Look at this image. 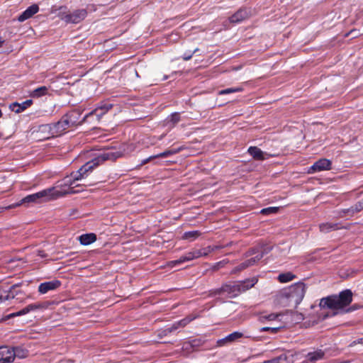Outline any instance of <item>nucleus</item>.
<instances>
[{"instance_id": "nucleus-1", "label": "nucleus", "mask_w": 363, "mask_h": 363, "mask_svg": "<svg viewBox=\"0 0 363 363\" xmlns=\"http://www.w3.org/2000/svg\"><path fill=\"white\" fill-rule=\"evenodd\" d=\"M122 155L121 152L112 148L99 152L96 154L92 160L82 166L77 171L73 172L69 177H65L57 187H60V190L64 192L69 190L74 191V192L72 193H66V195L82 192L84 190V186H86L87 184H75L77 181L82 180L86 177L87 172L92 171L104 162L116 161L118 158L122 157Z\"/></svg>"}, {"instance_id": "nucleus-2", "label": "nucleus", "mask_w": 363, "mask_h": 363, "mask_svg": "<svg viewBox=\"0 0 363 363\" xmlns=\"http://www.w3.org/2000/svg\"><path fill=\"white\" fill-rule=\"evenodd\" d=\"M258 281L257 277L246 279L242 281H228L223 284L220 287L213 289L207 292L208 297L225 296L233 298L252 288Z\"/></svg>"}, {"instance_id": "nucleus-3", "label": "nucleus", "mask_w": 363, "mask_h": 363, "mask_svg": "<svg viewBox=\"0 0 363 363\" xmlns=\"http://www.w3.org/2000/svg\"><path fill=\"white\" fill-rule=\"evenodd\" d=\"M353 293L350 289H345L338 294H333L320 300L319 306L322 308L342 310L352 301Z\"/></svg>"}, {"instance_id": "nucleus-4", "label": "nucleus", "mask_w": 363, "mask_h": 363, "mask_svg": "<svg viewBox=\"0 0 363 363\" xmlns=\"http://www.w3.org/2000/svg\"><path fill=\"white\" fill-rule=\"evenodd\" d=\"M74 191L69 190L64 192L60 189H56L55 187L48 188L37 193L30 194L22 199L19 202L13 204L11 207H16L21 205H27L30 203H38L44 201H48L53 199L66 195V193H72Z\"/></svg>"}, {"instance_id": "nucleus-5", "label": "nucleus", "mask_w": 363, "mask_h": 363, "mask_svg": "<svg viewBox=\"0 0 363 363\" xmlns=\"http://www.w3.org/2000/svg\"><path fill=\"white\" fill-rule=\"evenodd\" d=\"M306 284L303 282L296 283L282 291L279 301L284 306L296 307L303 300L306 293Z\"/></svg>"}, {"instance_id": "nucleus-6", "label": "nucleus", "mask_w": 363, "mask_h": 363, "mask_svg": "<svg viewBox=\"0 0 363 363\" xmlns=\"http://www.w3.org/2000/svg\"><path fill=\"white\" fill-rule=\"evenodd\" d=\"M70 128L71 126L69 125L65 115H63L60 120L56 123L45 124L40 126L42 130H48L52 137L61 135L66 130Z\"/></svg>"}, {"instance_id": "nucleus-7", "label": "nucleus", "mask_w": 363, "mask_h": 363, "mask_svg": "<svg viewBox=\"0 0 363 363\" xmlns=\"http://www.w3.org/2000/svg\"><path fill=\"white\" fill-rule=\"evenodd\" d=\"M112 107L113 104H111L101 102L94 110L86 114L83 118V121H86L87 118L94 114H95L97 116V119L99 120L101 117H102L108 111L111 109Z\"/></svg>"}, {"instance_id": "nucleus-8", "label": "nucleus", "mask_w": 363, "mask_h": 363, "mask_svg": "<svg viewBox=\"0 0 363 363\" xmlns=\"http://www.w3.org/2000/svg\"><path fill=\"white\" fill-rule=\"evenodd\" d=\"M332 162L330 160L322 158L316 161L308 170V173L313 174L324 170L331 169Z\"/></svg>"}, {"instance_id": "nucleus-9", "label": "nucleus", "mask_w": 363, "mask_h": 363, "mask_svg": "<svg viewBox=\"0 0 363 363\" xmlns=\"http://www.w3.org/2000/svg\"><path fill=\"white\" fill-rule=\"evenodd\" d=\"M82 111L79 109H73L65 114L71 128L79 125L84 123L83 118L80 120Z\"/></svg>"}, {"instance_id": "nucleus-10", "label": "nucleus", "mask_w": 363, "mask_h": 363, "mask_svg": "<svg viewBox=\"0 0 363 363\" xmlns=\"http://www.w3.org/2000/svg\"><path fill=\"white\" fill-rule=\"evenodd\" d=\"M251 15V11L247 8H241L230 18L229 21L233 23H239L247 19Z\"/></svg>"}, {"instance_id": "nucleus-11", "label": "nucleus", "mask_w": 363, "mask_h": 363, "mask_svg": "<svg viewBox=\"0 0 363 363\" xmlns=\"http://www.w3.org/2000/svg\"><path fill=\"white\" fill-rule=\"evenodd\" d=\"M87 12L85 9H79L74 11L72 13L65 16L64 20L67 23H78L85 18Z\"/></svg>"}, {"instance_id": "nucleus-12", "label": "nucleus", "mask_w": 363, "mask_h": 363, "mask_svg": "<svg viewBox=\"0 0 363 363\" xmlns=\"http://www.w3.org/2000/svg\"><path fill=\"white\" fill-rule=\"evenodd\" d=\"M61 286V281L59 280H52L41 283L38 286V291L45 294L49 291L55 290Z\"/></svg>"}, {"instance_id": "nucleus-13", "label": "nucleus", "mask_w": 363, "mask_h": 363, "mask_svg": "<svg viewBox=\"0 0 363 363\" xmlns=\"http://www.w3.org/2000/svg\"><path fill=\"white\" fill-rule=\"evenodd\" d=\"M39 11V6L37 4H33L28 7L23 13H21L17 20L19 22H23L26 20L31 18L33 15L38 13Z\"/></svg>"}, {"instance_id": "nucleus-14", "label": "nucleus", "mask_w": 363, "mask_h": 363, "mask_svg": "<svg viewBox=\"0 0 363 363\" xmlns=\"http://www.w3.org/2000/svg\"><path fill=\"white\" fill-rule=\"evenodd\" d=\"M13 350L9 347H0V363H10L13 361Z\"/></svg>"}, {"instance_id": "nucleus-15", "label": "nucleus", "mask_w": 363, "mask_h": 363, "mask_svg": "<svg viewBox=\"0 0 363 363\" xmlns=\"http://www.w3.org/2000/svg\"><path fill=\"white\" fill-rule=\"evenodd\" d=\"M201 257V252L200 250H195L194 251L186 253L185 255L180 257L179 259L173 261L174 264H179L187 261L192 260L195 258Z\"/></svg>"}, {"instance_id": "nucleus-16", "label": "nucleus", "mask_w": 363, "mask_h": 363, "mask_svg": "<svg viewBox=\"0 0 363 363\" xmlns=\"http://www.w3.org/2000/svg\"><path fill=\"white\" fill-rule=\"evenodd\" d=\"M33 104V101L31 99H28L25 101H23L21 104H18L17 102H14L10 105V108L12 111L19 113L24 110H26L27 108Z\"/></svg>"}, {"instance_id": "nucleus-17", "label": "nucleus", "mask_w": 363, "mask_h": 363, "mask_svg": "<svg viewBox=\"0 0 363 363\" xmlns=\"http://www.w3.org/2000/svg\"><path fill=\"white\" fill-rule=\"evenodd\" d=\"M258 262V259H254L253 257L252 258H250L249 259H247L245 260V262L240 263V264H238V266H236L235 268H233L230 272L231 274H237L244 269H245L246 268L250 267V266H252L254 265L256 262Z\"/></svg>"}, {"instance_id": "nucleus-18", "label": "nucleus", "mask_w": 363, "mask_h": 363, "mask_svg": "<svg viewBox=\"0 0 363 363\" xmlns=\"http://www.w3.org/2000/svg\"><path fill=\"white\" fill-rule=\"evenodd\" d=\"M243 334L240 332H233V333L227 335L225 337L220 339L217 341L218 346H223L227 342H232L235 340L242 337Z\"/></svg>"}, {"instance_id": "nucleus-19", "label": "nucleus", "mask_w": 363, "mask_h": 363, "mask_svg": "<svg viewBox=\"0 0 363 363\" xmlns=\"http://www.w3.org/2000/svg\"><path fill=\"white\" fill-rule=\"evenodd\" d=\"M319 228L322 233H327L344 228L340 226V224L338 223H323L319 225Z\"/></svg>"}, {"instance_id": "nucleus-20", "label": "nucleus", "mask_w": 363, "mask_h": 363, "mask_svg": "<svg viewBox=\"0 0 363 363\" xmlns=\"http://www.w3.org/2000/svg\"><path fill=\"white\" fill-rule=\"evenodd\" d=\"M325 352L320 349H318L313 352H310L306 354L307 361L315 362L324 359Z\"/></svg>"}, {"instance_id": "nucleus-21", "label": "nucleus", "mask_w": 363, "mask_h": 363, "mask_svg": "<svg viewBox=\"0 0 363 363\" xmlns=\"http://www.w3.org/2000/svg\"><path fill=\"white\" fill-rule=\"evenodd\" d=\"M79 240L82 245H88L96 241V235L94 233L83 234L79 236Z\"/></svg>"}, {"instance_id": "nucleus-22", "label": "nucleus", "mask_w": 363, "mask_h": 363, "mask_svg": "<svg viewBox=\"0 0 363 363\" xmlns=\"http://www.w3.org/2000/svg\"><path fill=\"white\" fill-rule=\"evenodd\" d=\"M248 153L257 160H264V152L256 146H251L248 148Z\"/></svg>"}, {"instance_id": "nucleus-23", "label": "nucleus", "mask_w": 363, "mask_h": 363, "mask_svg": "<svg viewBox=\"0 0 363 363\" xmlns=\"http://www.w3.org/2000/svg\"><path fill=\"white\" fill-rule=\"evenodd\" d=\"M49 88L45 86H42L33 90L30 96L32 98H40L43 96H46L48 94Z\"/></svg>"}, {"instance_id": "nucleus-24", "label": "nucleus", "mask_w": 363, "mask_h": 363, "mask_svg": "<svg viewBox=\"0 0 363 363\" xmlns=\"http://www.w3.org/2000/svg\"><path fill=\"white\" fill-rule=\"evenodd\" d=\"M280 314L272 313L269 314H264V313H261L258 315V320L262 323H265L267 321H273L275 320Z\"/></svg>"}, {"instance_id": "nucleus-25", "label": "nucleus", "mask_w": 363, "mask_h": 363, "mask_svg": "<svg viewBox=\"0 0 363 363\" xmlns=\"http://www.w3.org/2000/svg\"><path fill=\"white\" fill-rule=\"evenodd\" d=\"M50 305L49 301L36 302L28 305L30 312L47 309Z\"/></svg>"}, {"instance_id": "nucleus-26", "label": "nucleus", "mask_w": 363, "mask_h": 363, "mask_svg": "<svg viewBox=\"0 0 363 363\" xmlns=\"http://www.w3.org/2000/svg\"><path fill=\"white\" fill-rule=\"evenodd\" d=\"M11 348L13 350L12 353H14L13 359L16 357H17L18 358H25L28 355V351L27 350L23 348L22 347L18 346V347H11Z\"/></svg>"}, {"instance_id": "nucleus-27", "label": "nucleus", "mask_w": 363, "mask_h": 363, "mask_svg": "<svg viewBox=\"0 0 363 363\" xmlns=\"http://www.w3.org/2000/svg\"><path fill=\"white\" fill-rule=\"evenodd\" d=\"M183 149H184L183 147H180L176 148V149L167 150H165V151H164V152H162L161 153L155 155V157L157 158H159V157H169L170 155L179 153Z\"/></svg>"}, {"instance_id": "nucleus-28", "label": "nucleus", "mask_w": 363, "mask_h": 363, "mask_svg": "<svg viewBox=\"0 0 363 363\" xmlns=\"http://www.w3.org/2000/svg\"><path fill=\"white\" fill-rule=\"evenodd\" d=\"M296 278V275H294L293 273L289 272H286V273H282V274H280L279 276H278V280L281 282V283H286V282H289L291 280H293L294 279Z\"/></svg>"}, {"instance_id": "nucleus-29", "label": "nucleus", "mask_w": 363, "mask_h": 363, "mask_svg": "<svg viewBox=\"0 0 363 363\" xmlns=\"http://www.w3.org/2000/svg\"><path fill=\"white\" fill-rule=\"evenodd\" d=\"M201 235V233L199 230L187 231L184 233L182 238L185 240H194Z\"/></svg>"}, {"instance_id": "nucleus-30", "label": "nucleus", "mask_w": 363, "mask_h": 363, "mask_svg": "<svg viewBox=\"0 0 363 363\" xmlns=\"http://www.w3.org/2000/svg\"><path fill=\"white\" fill-rule=\"evenodd\" d=\"M242 90H243V89L242 87L228 88V89H222V90L219 91L218 94L219 95H225V94H228L235 93V92H240V91H242Z\"/></svg>"}, {"instance_id": "nucleus-31", "label": "nucleus", "mask_w": 363, "mask_h": 363, "mask_svg": "<svg viewBox=\"0 0 363 363\" xmlns=\"http://www.w3.org/2000/svg\"><path fill=\"white\" fill-rule=\"evenodd\" d=\"M281 328V326H277V327H263L259 329L260 332H270L272 334H276L277 333L280 329Z\"/></svg>"}, {"instance_id": "nucleus-32", "label": "nucleus", "mask_w": 363, "mask_h": 363, "mask_svg": "<svg viewBox=\"0 0 363 363\" xmlns=\"http://www.w3.org/2000/svg\"><path fill=\"white\" fill-rule=\"evenodd\" d=\"M21 283H18L12 285L8 291L3 290L4 293H8V296L10 297V299H13L15 298L13 295V290L20 287L21 286Z\"/></svg>"}, {"instance_id": "nucleus-33", "label": "nucleus", "mask_w": 363, "mask_h": 363, "mask_svg": "<svg viewBox=\"0 0 363 363\" xmlns=\"http://www.w3.org/2000/svg\"><path fill=\"white\" fill-rule=\"evenodd\" d=\"M272 247H262V250L260 252V253H258L255 257H253L254 259H258V261L260 260L264 255L269 253L271 250H272Z\"/></svg>"}, {"instance_id": "nucleus-34", "label": "nucleus", "mask_w": 363, "mask_h": 363, "mask_svg": "<svg viewBox=\"0 0 363 363\" xmlns=\"http://www.w3.org/2000/svg\"><path fill=\"white\" fill-rule=\"evenodd\" d=\"M279 211L278 207H268L261 210L260 213L263 215H269L277 213Z\"/></svg>"}, {"instance_id": "nucleus-35", "label": "nucleus", "mask_w": 363, "mask_h": 363, "mask_svg": "<svg viewBox=\"0 0 363 363\" xmlns=\"http://www.w3.org/2000/svg\"><path fill=\"white\" fill-rule=\"evenodd\" d=\"M204 343V341L201 339H194L189 342V344L192 348H198L202 346Z\"/></svg>"}, {"instance_id": "nucleus-36", "label": "nucleus", "mask_w": 363, "mask_h": 363, "mask_svg": "<svg viewBox=\"0 0 363 363\" xmlns=\"http://www.w3.org/2000/svg\"><path fill=\"white\" fill-rule=\"evenodd\" d=\"M198 50H199V49L196 48L193 51H187V52H184L182 56V59L185 61L189 60L190 59H191L194 53H196Z\"/></svg>"}, {"instance_id": "nucleus-37", "label": "nucleus", "mask_w": 363, "mask_h": 363, "mask_svg": "<svg viewBox=\"0 0 363 363\" xmlns=\"http://www.w3.org/2000/svg\"><path fill=\"white\" fill-rule=\"evenodd\" d=\"M177 324H178V321L173 323L170 327L165 328L164 333H171L175 331L176 330H177L178 328H180V325H177Z\"/></svg>"}, {"instance_id": "nucleus-38", "label": "nucleus", "mask_w": 363, "mask_h": 363, "mask_svg": "<svg viewBox=\"0 0 363 363\" xmlns=\"http://www.w3.org/2000/svg\"><path fill=\"white\" fill-rule=\"evenodd\" d=\"M28 313H30V310H29V307H28V305L27 306H26L23 309L20 310L19 311H18V312H16L15 313L11 314V316H20V315H23L27 314Z\"/></svg>"}, {"instance_id": "nucleus-39", "label": "nucleus", "mask_w": 363, "mask_h": 363, "mask_svg": "<svg viewBox=\"0 0 363 363\" xmlns=\"http://www.w3.org/2000/svg\"><path fill=\"white\" fill-rule=\"evenodd\" d=\"M341 213H343V215H340V216L342 217L344 215H346V214L350 215V216H353L357 212L354 211V207L352 206L350 208L342 209Z\"/></svg>"}, {"instance_id": "nucleus-40", "label": "nucleus", "mask_w": 363, "mask_h": 363, "mask_svg": "<svg viewBox=\"0 0 363 363\" xmlns=\"http://www.w3.org/2000/svg\"><path fill=\"white\" fill-rule=\"evenodd\" d=\"M194 318L186 317L178 321V324L180 325V328L185 327L187 324H189Z\"/></svg>"}, {"instance_id": "nucleus-41", "label": "nucleus", "mask_w": 363, "mask_h": 363, "mask_svg": "<svg viewBox=\"0 0 363 363\" xmlns=\"http://www.w3.org/2000/svg\"><path fill=\"white\" fill-rule=\"evenodd\" d=\"M353 206L354 207V211L357 213L361 211L363 209V199L357 202Z\"/></svg>"}, {"instance_id": "nucleus-42", "label": "nucleus", "mask_w": 363, "mask_h": 363, "mask_svg": "<svg viewBox=\"0 0 363 363\" xmlns=\"http://www.w3.org/2000/svg\"><path fill=\"white\" fill-rule=\"evenodd\" d=\"M228 262V259H223L222 261H220V262H217L214 265L213 269L215 270L219 269L220 268L223 267L225 266V264H227Z\"/></svg>"}, {"instance_id": "nucleus-43", "label": "nucleus", "mask_w": 363, "mask_h": 363, "mask_svg": "<svg viewBox=\"0 0 363 363\" xmlns=\"http://www.w3.org/2000/svg\"><path fill=\"white\" fill-rule=\"evenodd\" d=\"M180 121V115L179 113H174L171 115V121L173 123H177Z\"/></svg>"}, {"instance_id": "nucleus-44", "label": "nucleus", "mask_w": 363, "mask_h": 363, "mask_svg": "<svg viewBox=\"0 0 363 363\" xmlns=\"http://www.w3.org/2000/svg\"><path fill=\"white\" fill-rule=\"evenodd\" d=\"M0 302L10 300V297L8 296V293H4L3 290L0 291Z\"/></svg>"}, {"instance_id": "nucleus-45", "label": "nucleus", "mask_w": 363, "mask_h": 363, "mask_svg": "<svg viewBox=\"0 0 363 363\" xmlns=\"http://www.w3.org/2000/svg\"><path fill=\"white\" fill-rule=\"evenodd\" d=\"M157 157H155V155H152V156H150L149 157L142 160L140 166H143V165H145L147 163H148L149 162H150L151 160H152L153 159H156Z\"/></svg>"}, {"instance_id": "nucleus-46", "label": "nucleus", "mask_w": 363, "mask_h": 363, "mask_svg": "<svg viewBox=\"0 0 363 363\" xmlns=\"http://www.w3.org/2000/svg\"><path fill=\"white\" fill-rule=\"evenodd\" d=\"M358 308H359V306L357 303H354V304L352 305L350 307H349L347 309H346L345 312H347V313L352 312V311L357 310Z\"/></svg>"}, {"instance_id": "nucleus-47", "label": "nucleus", "mask_w": 363, "mask_h": 363, "mask_svg": "<svg viewBox=\"0 0 363 363\" xmlns=\"http://www.w3.org/2000/svg\"><path fill=\"white\" fill-rule=\"evenodd\" d=\"M200 250H201V257L208 255V253L211 251L210 250V247H206V248H203V249H201Z\"/></svg>"}, {"instance_id": "nucleus-48", "label": "nucleus", "mask_w": 363, "mask_h": 363, "mask_svg": "<svg viewBox=\"0 0 363 363\" xmlns=\"http://www.w3.org/2000/svg\"><path fill=\"white\" fill-rule=\"evenodd\" d=\"M23 292L21 290H17L16 289L13 290V295L15 298H16L17 300H19L20 302H22L23 300L20 299L19 297H18V295L21 294Z\"/></svg>"}, {"instance_id": "nucleus-49", "label": "nucleus", "mask_w": 363, "mask_h": 363, "mask_svg": "<svg viewBox=\"0 0 363 363\" xmlns=\"http://www.w3.org/2000/svg\"><path fill=\"white\" fill-rule=\"evenodd\" d=\"M37 255L43 258L47 257V254L43 250H38Z\"/></svg>"}, {"instance_id": "nucleus-50", "label": "nucleus", "mask_w": 363, "mask_h": 363, "mask_svg": "<svg viewBox=\"0 0 363 363\" xmlns=\"http://www.w3.org/2000/svg\"><path fill=\"white\" fill-rule=\"evenodd\" d=\"M169 333H164V330H162L161 331H159L158 332V334H157V336L160 337V338H162L164 336H167V335H169Z\"/></svg>"}, {"instance_id": "nucleus-51", "label": "nucleus", "mask_w": 363, "mask_h": 363, "mask_svg": "<svg viewBox=\"0 0 363 363\" xmlns=\"http://www.w3.org/2000/svg\"><path fill=\"white\" fill-rule=\"evenodd\" d=\"M258 252H259V250H257L256 248H252V249H250V250H248L247 255H254V254H255V253H257Z\"/></svg>"}, {"instance_id": "nucleus-52", "label": "nucleus", "mask_w": 363, "mask_h": 363, "mask_svg": "<svg viewBox=\"0 0 363 363\" xmlns=\"http://www.w3.org/2000/svg\"><path fill=\"white\" fill-rule=\"evenodd\" d=\"M297 316H298V320H303L304 319L303 316L301 313L298 314Z\"/></svg>"}, {"instance_id": "nucleus-53", "label": "nucleus", "mask_w": 363, "mask_h": 363, "mask_svg": "<svg viewBox=\"0 0 363 363\" xmlns=\"http://www.w3.org/2000/svg\"><path fill=\"white\" fill-rule=\"evenodd\" d=\"M4 43V40H1V38L0 37V48L3 45Z\"/></svg>"}, {"instance_id": "nucleus-54", "label": "nucleus", "mask_w": 363, "mask_h": 363, "mask_svg": "<svg viewBox=\"0 0 363 363\" xmlns=\"http://www.w3.org/2000/svg\"><path fill=\"white\" fill-rule=\"evenodd\" d=\"M350 361H341V362H337L335 363H350Z\"/></svg>"}, {"instance_id": "nucleus-55", "label": "nucleus", "mask_w": 363, "mask_h": 363, "mask_svg": "<svg viewBox=\"0 0 363 363\" xmlns=\"http://www.w3.org/2000/svg\"><path fill=\"white\" fill-rule=\"evenodd\" d=\"M358 343L363 344V337L358 340Z\"/></svg>"}, {"instance_id": "nucleus-56", "label": "nucleus", "mask_w": 363, "mask_h": 363, "mask_svg": "<svg viewBox=\"0 0 363 363\" xmlns=\"http://www.w3.org/2000/svg\"><path fill=\"white\" fill-rule=\"evenodd\" d=\"M318 320H313L312 325L318 323Z\"/></svg>"}, {"instance_id": "nucleus-57", "label": "nucleus", "mask_w": 363, "mask_h": 363, "mask_svg": "<svg viewBox=\"0 0 363 363\" xmlns=\"http://www.w3.org/2000/svg\"><path fill=\"white\" fill-rule=\"evenodd\" d=\"M2 116V111L0 109V118Z\"/></svg>"}]
</instances>
